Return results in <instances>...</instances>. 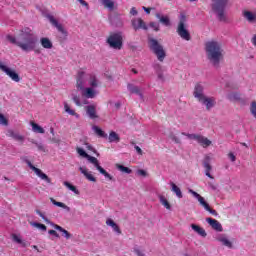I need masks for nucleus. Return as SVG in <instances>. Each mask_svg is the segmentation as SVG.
Instances as JSON below:
<instances>
[{
  "instance_id": "28",
  "label": "nucleus",
  "mask_w": 256,
  "mask_h": 256,
  "mask_svg": "<svg viewBox=\"0 0 256 256\" xmlns=\"http://www.w3.org/2000/svg\"><path fill=\"white\" fill-rule=\"evenodd\" d=\"M82 95L86 97V99H95L96 92L93 88H86Z\"/></svg>"
},
{
  "instance_id": "64",
  "label": "nucleus",
  "mask_w": 256,
  "mask_h": 256,
  "mask_svg": "<svg viewBox=\"0 0 256 256\" xmlns=\"http://www.w3.org/2000/svg\"><path fill=\"white\" fill-rule=\"evenodd\" d=\"M241 145H243V147H247V143L245 142L241 143Z\"/></svg>"
},
{
  "instance_id": "23",
  "label": "nucleus",
  "mask_w": 256,
  "mask_h": 256,
  "mask_svg": "<svg viewBox=\"0 0 256 256\" xmlns=\"http://www.w3.org/2000/svg\"><path fill=\"white\" fill-rule=\"evenodd\" d=\"M8 136L12 137V139H15V141H20V143H23L25 141V137L19 133H16L13 130L8 131Z\"/></svg>"
},
{
  "instance_id": "34",
  "label": "nucleus",
  "mask_w": 256,
  "mask_h": 256,
  "mask_svg": "<svg viewBox=\"0 0 256 256\" xmlns=\"http://www.w3.org/2000/svg\"><path fill=\"white\" fill-rule=\"evenodd\" d=\"M32 125V130L34 131V133H45V129H43V127L39 126V124L35 123V122H31Z\"/></svg>"
},
{
  "instance_id": "18",
  "label": "nucleus",
  "mask_w": 256,
  "mask_h": 256,
  "mask_svg": "<svg viewBox=\"0 0 256 256\" xmlns=\"http://www.w3.org/2000/svg\"><path fill=\"white\" fill-rule=\"evenodd\" d=\"M79 171L82 173V175H84V177H86L88 181H92V183L97 182V178H95L93 174L87 170L86 167H79Z\"/></svg>"
},
{
  "instance_id": "43",
  "label": "nucleus",
  "mask_w": 256,
  "mask_h": 256,
  "mask_svg": "<svg viewBox=\"0 0 256 256\" xmlns=\"http://www.w3.org/2000/svg\"><path fill=\"white\" fill-rule=\"evenodd\" d=\"M169 139H171L172 141H174V143L179 144L181 143V139H179V137H177L175 134L171 133L169 135Z\"/></svg>"
},
{
  "instance_id": "57",
  "label": "nucleus",
  "mask_w": 256,
  "mask_h": 256,
  "mask_svg": "<svg viewBox=\"0 0 256 256\" xmlns=\"http://www.w3.org/2000/svg\"><path fill=\"white\" fill-rule=\"evenodd\" d=\"M251 43L256 47V34L252 37Z\"/></svg>"
},
{
  "instance_id": "33",
  "label": "nucleus",
  "mask_w": 256,
  "mask_h": 256,
  "mask_svg": "<svg viewBox=\"0 0 256 256\" xmlns=\"http://www.w3.org/2000/svg\"><path fill=\"white\" fill-rule=\"evenodd\" d=\"M159 201H160L161 205H163V207H165V209L171 210V204L169 203V200H167V198H165V196L160 195Z\"/></svg>"
},
{
  "instance_id": "26",
  "label": "nucleus",
  "mask_w": 256,
  "mask_h": 256,
  "mask_svg": "<svg viewBox=\"0 0 256 256\" xmlns=\"http://www.w3.org/2000/svg\"><path fill=\"white\" fill-rule=\"evenodd\" d=\"M108 141L109 143H119V141H121V137H119V134H117V132L111 131L109 133Z\"/></svg>"
},
{
  "instance_id": "38",
  "label": "nucleus",
  "mask_w": 256,
  "mask_h": 256,
  "mask_svg": "<svg viewBox=\"0 0 256 256\" xmlns=\"http://www.w3.org/2000/svg\"><path fill=\"white\" fill-rule=\"evenodd\" d=\"M218 241H220V243H222L225 247H228L229 249L233 247V243H231V241H229V239L225 237L218 238Z\"/></svg>"
},
{
  "instance_id": "44",
  "label": "nucleus",
  "mask_w": 256,
  "mask_h": 256,
  "mask_svg": "<svg viewBox=\"0 0 256 256\" xmlns=\"http://www.w3.org/2000/svg\"><path fill=\"white\" fill-rule=\"evenodd\" d=\"M89 83L92 87H97V77H95L94 75L90 76Z\"/></svg>"
},
{
  "instance_id": "29",
  "label": "nucleus",
  "mask_w": 256,
  "mask_h": 256,
  "mask_svg": "<svg viewBox=\"0 0 256 256\" xmlns=\"http://www.w3.org/2000/svg\"><path fill=\"white\" fill-rule=\"evenodd\" d=\"M52 226L54 227V229H56V231H60V233H63L65 239H71V233H69V231L57 224H52Z\"/></svg>"
},
{
  "instance_id": "60",
  "label": "nucleus",
  "mask_w": 256,
  "mask_h": 256,
  "mask_svg": "<svg viewBox=\"0 0 256 256\" xmlns=\"http://www.w3.org/2000/svg\"><path fill=\"white\" fill-rule=\"evenodd\" d=\"M32 249H35V250L38 251V253H39V247H37V245H33V246H32Z\"/></svg>"
},
{
  "instance_id": "31",
  "label": "nucleus",
  "mask_w": 256,
  "mask_h": 256,
  "mask_svg": "<svg viewBox=\"0 0 256 256\" xmlns=\"http://www.w3.org/2000/svg\"><path fill=\"white\" fill-rule=\"evenodd\" d=\"M101 3L105 9H110V11L115 9V2H113V0H101Z\"/></svg>"
},
{
  "instance_id": "59",
  "label": "nucleus",
  "mask_w": 256,
  "mask_h": 256,
  "mask_svg": "<svg viewBox=\"0 0 256 256\" xmlns=\"http://www.w3.org/2000/svg\"><path fill=\"white\" fill-rule=\"evenodd\" d=\"M86 148L88 149V151H93V146L92 145L86 144Z\"/></svg>"
},
{
  "instance_id": "49",
  "label": "nucleus",
  "mask_w": 256,
  "mask_h": 256,
  "mask_svg": "<svg viewBox=\"0 0 256 256\" xmlns=\"http://www.w3.org/2000/svg\"><path fill=\"white\" fill-rule=\"evenodd\" d=\"M73 101L77 107H81V100H79V96H74Z\"/></svg>"
},
{
  "instance_id": "2",
  "label": "nucleus",
  "mask_w": 256,
  "mask_h": 256,
  "mask_svg": "<svg viewBox=\"0 0 256 256\" xmlns=\"http://www.w3.org/2000/svg\"><path fill=\"white\" fill-rule=\"evenodd\" d=\"M207 59L214 67H219L221 61H223V48L221 43L217 41H209L205 44Z\"/></svg>"
},
{
  "instance_id": "53",
  "label": "nucleus",
  "mask_w": 256,
  "mask_h": 256,
  "mask_svg": "<svg viewBox=\"0 0 256 256\" xmlns=\"http://www.w3.org/2000/svg\"><path fill=\"white\" fill-rule=\"evenodd\" d=\"M134 253H135L137 256H145V255L141 252V250H139V248H135V249H134Z\"/></svg>"
},
{
  "instance_id": "3",
  "label": "nucleus",
  "mask_w": 256,
  "mask_h": 256,
  "mask_svg": "<svg viewBox=\"0 0 256 256\" xmlns=\"http://www.w3.org/2000/svg\"><path fill=\"white\" fill-rule=\"evenodd\" d=\"M148 45L150 47V51H152V53L156 55L158 61H165V57H167V54L165 53V49H163V45H161L159 41H157V39H148Z\"/></svg>"
},
{
  "instance_id": "8",
  "label": "nucleus",
  "mask_w": 256,
  "mask_h": 256,
  "mask_svg": "<svg viewBox=\"0 0 256 256\" xmlns=\"http://www.w3.org/2000/svg\"><path fill=\"white\" fill-rule=\"evenodd\" d=\"M86 159L90 163H92V165H94V167L97 169V171H99V173H101V175H104V177L106 179H109V181H113V176H111V174H109L107 171L103 169V167H101V165H99V160H97V158L88 154V156H86Z\"/></svg>"
},
{
  "instance_id": "21",
  "label": "nucleus",
  "mask_w": 256,
  "mask_h": 256,
  "mask_svg": "<svg viewBox=\"0 0 256 256\" xmlns=\"http://www.w3.org/2000/svg\"><path fill=\"white\" fill-rule=\"evenodd\" d=\"M156 19H159V21L164 25L165 27H171V19L169 16H163L159 13H156Z\"/></svg>"
},
{
  "instance_id": "6",
  "label": "nucleus",
  "mask_w": 256,
  "mask_h": 256,
  "mask_svg": "<svg viewBox=\"0 0 256 256\" xmlns=\"http://www.w3.org/2000/svg\"><path fill=\"white\" fill-rule=\"evenodd\" d=\"M182 135H184L190 140L197 141V143H199L201 147H204V149H206V147H209L211 145V140H209V138L204 137L201 134H189V133L182 132Z\"/></svg>"
},
{
  "instance_id": "12",
  "label": "nucleus",
  "mask_w": 256,
  "mask_h": 256,
  "mask_svg": "<svg viewBox=\"0 0 256 256\" xmlns=\"http://www.w3.org/2000/svg\"><path fill=\"white\" fill-rule=\"evenodd\" d=\"M199 103L206 106V111H211L215 105H217V101L214 97H207L204 96L203 98H200Z\"/></svg>"
},
{
  "instance_id": "5",
  "label": "nucleus",
  "mask_w": 256,
  "mask_h": 256,
  "mask_svg": "<svg viewBox=\"0 0 256 256\" xmlns=\"http://www.w3.org/2000/svg\"><path fill=\"white\" fill-rule=\"evenodd\" d=\"M176 32L184 41H191V33L187 30V16L184 14L180 15Z\"/></svg>"
},
{
  "instance_id": "14",
  "label": "nucleus",
  "mask_w": 256,
  "mask_h": 256,
  "mask_svg": "<svg viewBox=\"0 0 256 256\" xmlns=\"http://www.w3.org/2000/svg\"><path fill=\"white\" fill-rule=\"evenodd\" d=\"M48 19H49L50 23L54 27H56V29L59 31V33H62V35H67V30H65V28L63 27L62 24H59V22L57 21V19H55V17L48 16Z\"/></svg>"
},
{
  "instance_id": "22",
  "label": "nucleus",
  "mask_w": 256,
  "mask_h": 256,
  "mask_svg": "<svg viewBox=\"0 0 256 256\" xmlns=\"http://www.w3.org/2000/svg\"><path fill=\"white\" fill-rule=\"evenodd\" d=\"M191 229H193V231H195V233H198V235H200V237H207V232L201 226H199L197 224H191Z\"/></svg>"
},
{
  "instance_id": "48",
  "label": "nucleus",
  "mask_w": 256,
  "mask_h": 256,
  "mask_svg": "<svg viewBox=\"0 0 256 256\" xmlns=\"http://www.w3.org/2000/svg\"><path fill=\"white\" fill-rule=\"evenodd\" d=\"M12 239H13V241L18 243L19 245H20V243H23V240H21V238H19V236H17V234H13Z\"/></svg>"
},
{
  "instance_id": "50",
  "label": "nucleus",
  "mask_w": 256,
  "mask_h": 256,
  "mask_svg": "<svg viewBox=\"0 0 256 256\" xmlns=\"http://www.w3.org/2000/svg\"><path fill=\"white\" fill-rule=\"evenodd\" d=\"M228 157H229L230 161H232V163H235V161H237V157L235 156V154H233V152H230L228 154Z\"/></svg>"
},
{
  "instance_id": "27",
  "label": "nucleus",
  "mask_w": 256,
  "mask_h": 256,
  "mask_svg": "<svg viewBox=\"0 0 256 256\" xmlns=\"http://www.w3.org/2000/svg\"><path fill=\"white\" fill-rule=\"evenodd\" d=\"M171 191L175 193L178 199H183V192H181V188H179L175 183L171 182Z\"/></svg>"
},
{
  "instance_id": "24",
  "label": "nucleus",
  "mask_w": 256,
  "mask_h": 256,
  "mask_svg": "<svg viewBox=\"0 0 256 256\" xmlns=\"http://www.w3.org/2000/svg\"><path fill=\"white\" fill-rule=\"evenodd\" d=\"M40 43L44 49H53V42L47 37H42Z\"/></svg>"
},
{
  "instance_id": "32",
  "label": "nucleus",
  "mask_w": 256,
  "mask_h": 256,
  "mask_svg": "<svg viewBox=\"0 0 256 256\" xmlns=\"http://www.w3.org/2000/svg\"><path fill=\"white\" fill-rule=\"evenodd\" d=\"M93 131L96 133L98 137H101L102 139H107V133L103 131L99 126H93Z\"/></svg>"
},
{
  "instance_id": "41",
  "label": "nucleus",
  "mask_w": 256,
  "mask_h": 256,
  "mask_svg": "<svg viewBox=\"0 0 256 256\" xmlns=\"http://www.w3.org/2000/svg\"><path fill=\"white\" fill-rule=\"evenodd\" d=\"M77 153L80 155V157H84L85 159H87L88 155L87 152H85V150H83V148H76Z\"/></svg>"
},
{
  "instance_id": "1",
  "label": "nucleus",
  "mask_w": 256,
  "mask_h": 256,
  "mask_svg": "<svg viewBox=\"0 0 256 256\" xmlns=\"http://www.w3.org/2000/svg\"><path fill=\"white\" fill-rule=\"evenodd\" d=\"M7 41L16 45L22 51L29 53V51H34L35 53H41V50L35 49L37 47V36L35 32L29 27H24L18 31L17 37L12 35L6 36Z\"/></svg>"
},
{
  "instance_id": "51",
  "label": "nucleus",
  "mask_w": 256,
  "mask_h": 256,
  "mask_svg": "<svg viewBox=\"0 0 256 256\" xmlns=\"http://www.w3.org/2000/svg\"><path fill=\"white\" fill-rule=\"evenodd\" d=\"M137 174L140 175L141 177H147V171L143 169L138 170Z\"/></svg>"
},
{
  "instance_id": "30",
  "label": "nucleus",
  "mask_w": 256,
  "mask_h": 256,
  "mask_svg": "<svg viewBox=\"0 0 256 256\" xmlns=\"http://www.w3.org/2000/svg\"><path fill=\"white\" fill-rule=\"evenodd\" d=\"M227 99H229V101H233V102L241 101V93L231 92L227 95Z\"/></svg>"
},
{
  "instance_id": "25",
  "label": "nucleus",
  "mask_w": 256,
  "mask_h": 256,
  "mask_svg": "<svg viewBox=\"0 0 256 256\" xmlns=\"http://www.w3.org/2000/svg\"><path fill=\"white\" fill-rule=\"evenodd\" d=\"M106 225H108L109 227H112L113 231H115V233H118V235H121V228H119V225H117V223H115V221H113V219H108L106 220Z\"/></svg>"
},
{
  "instance_id": "47",
  "label": "nucleus",
  "mask_w": 256,
  "mask_h": 256,
  "mask_svg": "<svg viewBox=\"0 0 256 256\" xmlns=\"http://www.w3.org/2000/svg\"><path fill=\"white\" fill-rule=\"evenodd\" d=\"M32 143H33L34 145H36V147L38 148V151H43V152H45V146H43L42 144H39V143H37V142H35V141H32Z\"/></svg>"
},
{
  "instance_id": "39",
  "label": "nucleus",
  "mask_w": 256,
  "mask_h": 256,
  "mask_svg": "<svg viewBox=\"0 0 256 256\" xmlns=\"http://www.w3.org/2000/svg\"><path fill=\"white\" fill-rule=\"evenodd\" d=\"M64 109H65L66 113H69V115H72L74 117L77 116V114L75 113V110L71 109V107H69V104L65 103Z\"/></svg>"
},
{
  "instance_id": "58",
  "label": "nucleus",
  "mask_w": 256,
  "mask_h": 256,
  "mask_svg": "<svg viewBox=\"0 0 256 256\" xmlns=\"http://www.w3.org/2000/svg\"><path fill=\"white\" fill-rule=\"evenodd\" d=\"M145 13H147L149 15V13H151V8H147V7H143Z\"/></svg>"
},
{
  "instance_id": "62",
  "label": "nucleus",
  "mask_w": 256,
  "mask_h": 256,
  "mask_svg": "<svg viewBox=\"0 0 256 256\" xmlns=\"http://www.w3.org/2000/svg\"><path fill=\"white\" fill-rule=\"evenodd\" d=\"M50 133H51L52 135H55V130H54L53 128H51V129H50Z\"/></svg>"
},
{
  "instance_id": "54",
  "label": "nucleus",
  "mask_w": 256,
  "mask_h": 256,
  "mask_svg": "<svg viewBox=\"0 0 256 256\" xmlns=\"http://www.w3.org/2000/svg\"><path fill=\"white\" fill-rule=\"evenodd\" d=\"M137 13H139V12L137 11V8L132 7L131 10H130V15L135 16V15H137Z\"/></svg>"
},
{
  "instance_id": "35",
  "label": "nucleus",
  "mask_w": 256,
  "mask_h": 256,
  "mask_svg": "<svg viewBox=\"0 0 256 256\" xmlns=\"http://www.w3.org/2000/svg\"><path fill=\"white\" fill-rule=\"evenodd\" d=\"M63 185L64 187H67V189L75 193V195H79V191L77 190V187L73 186L70 182L64 181Z\"/></svg>"
},
{
  "instance_id": "63",
  "label": "nucleus",
  "mask_w": 256,
  "mask_h": 256,
  "mask_svg": "<svg viewBox=\"0 0 256 256\" xmlns=\"http://www.w3.org/2000/svg\"><path fill=\"white\" fill-rule=\"evenodd\" d=\"M132 73H134L135 75H137V70L135 68L132 69Z\"/></svg>"
},
{
  "instance_id": "61",
  "label": "nucleus",
  "mask_w": 256,
  "mask_h": 256,
  "mask_svg": "<svg viewBox=\"0 0 256 256\" xmlns=\"http://www.w3.org/2000/svg\"><path fill=\"white\" fill-rule=\"evenodd\" d=\"M20 245H22L23 247H26L27 246V242H23L22 241V243H20Z\"/></svg>"
},
{
  "instance_id": "55",
  "label": "nucleus",
  "mask_w": 256,
  "mask_h": 256,
  "mask_svg": "<svg viewBox=\"0 0 256 256\" xmlns=\"http://www.w3.org/2000/svg\"><path fill=\"white\" fill-rule=\"evenodd\" d=\"M48 233L49 235H53L54 237H57V238L59 237V234L55 230H49Z\"/></svg>"
},
{
  "instance_id": "7",
  "label": "nucleus",
  "mask_w": 256,
  "mask_h": 256,
  "mask_svg": "<svg viewBox=\"0 0 256 256\" xmlns=\"http://www.w3.org/2000/svg\"><path fill=\"white\" fill-rule=\"evenodd\" d=\"M188 191L189 193H191V195H193V197H195L198 200L200 205L204 207L205 211H208V213L217 217V210L212 209L211 206H209V203L205 201V198H203V196H200L199 193L195 192L192 189H189Z\"/></svg>"
},
{
  "instance_id": "9",
  "label": "nucleus",
  "mask_w": 256,
  "mask_h": 256,
  "mask_svg": "<svg viewBox=\"0 0 256 256\" xmlns=\"http://www.w3.org/2000/svg\"><path fill=\"white\" fill-rule=\"evenodd\" d=\"M0 70L6 73V75H8L10 79H12V81H15V83H19V81H21V77L19 76V74L14 70H11L9 67L0 64Z\"/></svg>"
},
{
  "instance_id": "13",
  "label": "nucleus",
  "mask_w": 256,
  "mask_h": 256,
  "mask_svg": "<svg viewBox=\"0 0 256 256\" xmlns=\"http://www.w3.org/2000/svg\"><path fill=\"white\" fill-rule=\"evenodd\" d=\"M210 161H211V157L206 156L204 158L203 167L205 169L206 177H209V179H213V176L211 175V170L213 169V167L211 166Z\"/></svg>"
},
{
  "instance_id": "36",
  "label": "nucleus",
  "mask_w": 256,
  "mask_h": 256,
  "mask_svg": "<svg viewBox=\"0 0 256 256\" xmlns=\"http://www.w3.org/2000/svg\"><path fill=\"white\" fill-rule=\"evenodd\" d=\"M116 168L118 171H121L122 173H127L130 175V173H133V170H131L129 167H125L121 164H116Z\"/></svg>"
},
{
  "instance_id": "16",
  "label": "nucleus",
  "mask_w": 256,
  "mask_h": 256,
  "mask_svg": "<svg viewBox=\"0 0 256 256\" xmlns=\"http://www.w3.org/2000/svg\"><path fill=\"white\" fill-rule=\"evenodd\" d=\"M85 110L89 119H99V115H97V107L95 105H88L85 107Z\"/></svg>"
},
{
  "instance_id": "46",
  "label": "nucleus",
  "mask_w": 256,
  "mask_h": 256,
  "mask_svg": "<svg viewBox=\"0 0 256 256\" xmlns=\"http://www.w3.org/2000/svg\"><path fill=\"white\" fill-rule=\"evenodd\" d=\"M149 26L154 29V31H159V24L157 22H150Z\"/></svg>"
},
{
  "instance_id": "45",
  "label": "nucleus",
  "mask_w": 256,
  "mask_h": 256,
  "mask_svg": "<svg viewBox=\"0 0 256 256\" xmlns=\"http://www.w3.org/2000/svg\"><path fill=\"white\" fill-rule=\"evenodd\" d=\"M0 125H9V121L5 118V115L0 113Z\"/></svg>"
},
{
  "instance_id": "20",
  "label": "nucleus",
  "mask_w": 256,
  "mask_h": 256,
  "mask_svg": "<svg viewBox=\"0 0 256 256\" xmlns=\"http://www.w3.org/2000/svg\"><path fill=\"white\" fill-rule=\"evenodd\" d=\"M127 89L130 93L134 95H138L140 99H143V93H141V88H139L138 86H135L133 84H128Z\"/></svg>"
},
{
  "instance_id": "17",
  "label": "nucleus",
  "mask_w": 256,
  "mask_h": 256,
  "mask_svg": "<svg viewBox=\"0 0 256 256\" xmlns=\"http://www.w3.org/2000/svg\"><path fill=\"white\" fill-rule=\"evenodd\" d=\"M203 85L201 83H197L194 87L193 95L194 97L200 101V99L205 97V94H203Z\"/></svg>"
},
{
  "instance_id": "37",
  "label": "nucleus",
  "mask_w": 256,
  "mask_h": 256,
  "mask_svg": "<svg viewBox=\"0 0 256 256\" xmlns=\"http://www.w3.org/2000/svg\"><path fill=\"white\" fill-rule=\"evenodd\" d=\"M51 203H53L56 207H61L62 209H67L69 211V206H67L63 202H57L54 198H50Z\"/></svg>"
},
{
  "instance_id": "15",
  "label": "nucleus",
  "mask_w": 256,
  "mask_h": 256,
  "mask_svg": "<svg viewBox=\"0 0 256 256\" xmlns=\"http://www.w3.org/2000/svg\"><path fill=\"white\" fill-rule=\"evenodd\" d=\"M207 223L214 229V231L221 232L223 231V226L221 225V222L218 220H215L213 218H206Z\"/></svg>"
},
{
  "instance_id": "42",
  "label": "nucleus",
  "mask_w": 256,
  "mask_h": 256,
  "mask_svg": "<svg viewBox=\"0 0 256 256\" xmlns=\"http://www.w3.org/2000/svg\"><path fill=\"white\" fill-rule=\"evenodd\" d=\"M37 215H39V217H41V219H43V221H45V223H51V221L45 217V214H43V212H41L40 210H36Z\"/></svg>"
},
{
  "instance_id": "52",
  "label": "nucleus",
  "mask_w": 256,
  "mask_h": 256,
  "mask_svg": "<svg viewBox=\"0 0 256 256\" xmlns=\"http://www.w3.org/2000/svg\"><path fill=\"white\" fill-rule=\"evenodd\" d=\"M80 4H82L83 7H86V9H89V3L85 0H78Z\"/></svg>"
},
{
  "instance_id": "4",
  "label": "nucleus",
  "mask_w": 256,
  "mask_h": 256,
  "mask_svg": "<svg viewBox=\"0 0 256 256\" xmlns=\"http://www.w3.org/2000/svg\"><path fill=\"white\" fill-rule=\"evenodd\" d=\"M106 43L111 49H116L121 51L123 49V33L122 32H112L106 39Z\"/></svg>"
},
{
  "instance_id": "11",
  "label": "nucleus",
  "mask_w": 256,
  "mask_h": 256,
  "mask_svg": "<svg viewBox=\"0 0 256 256\" xmlns=\"http://www.w3.org/2000/svg\"><path fill=\"white\" fill-rule=\"evenodd\" d=\"M131 25L134 31H140V29L147 31V29H149V27H147V23H145L141 18L132 19Z\"/></svg>"
},
{
  "instance_id": "10",
  "label": "nucleus",
  "mask_w": 256,
  "mask_h": 256,
  "mask_svg": "<svg viewBox=\"0 0 256 256\" xmlns=\"http://www.w3.org/2000/svg\"><path fill=\"white\" fill-rule=\"evenodd\" d=\"M26 163H27L28 167L30 169H32V171H34V173H36L37 177L42 179V181H46V183L51 184V178H49V176H47V174L43 173V171L41 169L33 166L31 161H27Z\"/></svg>"
},
{
  "instance_id": "19",
  "label": "nucleus",
  "mask_w": 256,
  "mask_h": 256,
  "mask_svg": "<svg viewBox=\"0 0 256 256\" xmlns=\"http://www.w3.org/2000/svg\"><path fill=\"white\" fill-rule=\"evenodd\" d=\"M84 77H85V72L84 71H79L76 77V87L77 89L83 90V83H84Z\"/></svg>"
},
{
  "instance_id": "56",
  "label": "nucleus",
  "mask_w": 256,
  "mask_h": 256,
  "mask_svg": "<svg viewBox=\"0 0 256 256\" xmlns=\"http://www.w3.org/2000/svg\"><path fill=\"white\" fill-rule=\"evenodd\" d=\"M134 149H136L138 155H143V150L139 146H135Z\"/></svg>"
},
{
  "instance_id": "40",
  "label": "nucleus",
  "mask_w": 256,
  "mask_h": 256,
  "mask_svg": "<svg viewBox=\"0 0 256 256\" xmlns=\"http://www.w3.org/2000/svg\"><path fill=\"white\" fill-rule=\"evenodd\" d=\"M32 226L37 227V229H40L41 231H47V226H45L44 224L33 222Z\"/></svg>"
}]
</instances>
